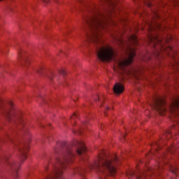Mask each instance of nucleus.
Here are the masks:
<instances>
[{"mask_svg":"<svg viewBox=\"0 0 179 179\" xmlns=\"http://www.w3.org/2000/svg\"><path fill=\"white\" fill-rule=\"evenodd\" d=\"M85 7V15L84 20V29L86 30V37L89 43L95 44L97 57L100 61H111L115 59V53L110 47L106 48L103 45L101 34L99 33L101 29H106L108 21L107 15H103L100 11L94 7Z\"/></svg>","mask_w":179,"mask_h":179,"instance_id":"f257e3e1","label":"nucleus"},{"mask_svg":"<svg viewBox=\"0 0 179 179\" xmlns=\"http://www.w3.org/2000/svg\"><path fill=\"white\" fill-rule=\"evenodd\" d=\"M3 142H6V141H9L11 143H13L14 146H15L19 152L20 162H15L12 159H9L8 157H3L1 159V162L5 163V164L13 171V176L14 178H17V171H19V169H20V166L22 163L27 159L26 155H27V152H29V144L27 143H20L19 141H15L12 139L9 135H6L4 138L1 140Z\"/></svg>","mask_w":179,"mask_h":179,"instance_id":"f03ea898","label":"nucleus"},{"mask_svg":"<svg viewBox=\"0 0 179 179\" xmlns=\"http://www.w3.org/2000/svg\"><path fill=\"white\" fill-rule=\"evenodd\" d=\"M148 44H150L153 47L155 52L154 55L155 57H161L163 52H166L169 55L170 51H173V48L171 46L164 45V43H167V40H163L162 36L159 34H155L156 29L158 30H162V25L156 24L155 27L152 24H148Z\"/></svg>","mask_w":179,"mask_h":179,"instance_id":"7ed1b4c3","label":"nucleus"},{"mask_svg":"<svg viewBox=\"0 0 179 179\" xmlns=\"http://www.w3.org/2000/svg\"><path fill=\"white\" fill-rule=\"evenodd\" d=\"M118 40L120 44L123 47L126 45V56L122 59L117 60V66L120 69L124 71L125 67L128 65H131L134 61V57L136 55V52H135V48L131 47V44L134 45H138V36L135 34H131L127 37V41H124L122 38H116Z\"/></svg>","mask_w":179,"mask_h":179,"instance_id":"20e7f679","label":"nucleus"},{"mask_svg":"<svg viewBox=\"0 0 179 179\" xmlns=\"http://www.w3.org/2000/svg\"><path fill=\"white\" fill-rule=\"evenodd\" d=\"M0 111L2 112V114L8 121L15 122L18 129H22L24 127V120L22 119V113L15 109L13 101H9L8 104H5V102L0 98Z\"/></svg>","mask_w":179,"mask_h":179,"instance_id":"39448f33","label":"nucleus"},{"mask_svg":"<svg viewBox=\"0 0 179 179\" xmlns=\"http://www.w3.org/2000/svg\"><path fill=\"white\" fill-rule=\"evenodd\" d=\"M166 160L168 162L169 158L166 157V155H163L158 162V165L152 169L148 168V171L146 172V173L137 169L136 172L134 171H129L127 173V177L129 179H143L146 178L148 176H150V174H159V173L163 170V166L167 164Z\"/></svg>","mask_w":179,"mask_h":179,"instance_id":"423d86ee","label":"nucleus"},{"mask_svg":"<svg viewBox=\"0 0 179 179\" xmlns=\"http://www.w3.org/2000/svg\"><path fill=\"white\" fill-rule=\"evenodd\" d=\"M166 102L164 99L160 96H156L153 99L152 103H150V107L153 108V110H156L159 114H163L164 111H166V108L164 105Z\"/></svg>","mask_w":179,"mask_h":179,"instance_id":"0eeeda50","label":"nucleus"},{"mask_svg":"<svg viewBox=\"0 0 179 179\" xmlns=\"http://www.w3.org/2000/svg\"><path fill=\"white\" fill-rule=\"evenodd\" d=\"M18 59L22 66H27V65L30 64L27 56L26 55L24 52L22 50L18 51Z\"/></svg>","mask_w":179,"mask_h":179,"instance_id":"6e6552de","label":"nucleus"},{"mask_svg":"<svg viewBox=\"0 0 179 179\" xmlns=\"http://www.w3.org/2000/svg\"><path fill=\"white\" fill-rule=\"evenodd\" d=\"M124 90V85L122 83H116L113 87V91L115 94H121Z\"/></svg>","mask_w":179,"mask_h":179,"instance_id":"1a4fd4ad","label":"nucleus"},{"mask_svg":"<svg viewBox=\"0 0 179 179\" xmlns=\"http://www.w3.org/2000/svg\"><path fill=\"white\" fill-rule=\"evenodd\" d=\"M86 127H87V122H84L78 130V134H80V135L83 133V131H85V128H86Z\"/></svg>","mask_w":179,"mask_h":179,"instance_id":"9d476101","label":"nucleus"},{"mask_svg":"<svg viewBox=\"0 0 179 179\" xmlns=\"http://www.w3.org/2000/svg\"><path fill=\"white\" fill-rule=\"evenodd\" d=\"M169 168L170 169L171 173H173V174H177V172L178 171V168H177V166L169 164Z\"/></svg>","mask_w":179,"mask_h":179,"instance_id":"9b49d317","label":"nucleus"},{"mask_svg":"<svg viewBox=\"0 0 179 179\" xmlns=\"http://www.w3.org/2000/svg\"><path fill=\"white\" fill-rule=\"evenodd\" d=\"M96 101H99V103H101L100 107H103V102L104 101V96H96V99H95Z\"/></svg>","mask_w":179,"mask_h":179,"instance_id":"f8f14e48","label":"nucleus"},{"mask_svg":"<svg viewBox=\"0 0 179 179\" xmlns=\"http://www.w3.org/2000/svg\"><path fill=\"white\" fill-rule=\"evenodd\" d=\"M142 61L146 62L150 59V54L148 53L147 55H144L141 57Z\"/></svg>","mask_w":179,"mask_h":179,"instance_id":"ddd939ff","label":"nucleus"},{"mask_svg":"<svg viewBox=\"0 0 179 179\" xmlns=\"http://www.w3.org/2000/svg\"><path fill=\"white\" fill-rule=\"evenodd\" d=\"M102 2H105L108 6H112V5H114V1L113 0H101Z\"/></svg>","mask_w":179,"mask_h":179,"instance_id":"4468645a","label":"nucleus"},{"mask_svg":"<svg viewBox=\"0 0 179 179\" xmlns=\"http://www.w3.org/2000/svg\"><path fill=\"white\" fill-rule=\"evenodd\" d=\"M173 68L179 72V62L175 60V62L172 64Z\"/></svg>","mask_w":179,"mask_h":179,"instance_id":"2eb2a0df","label":"nucleus"},{"mask_svg":"<svg viewBox=\"0 0 179 179\" xmlns=\"http://www.w3.org/2000/svg\"><path fill=\"white\" fill-rule=\"evenodd\" d=\"M37 73H40V75H44V68L43 67H39L36 70Z\"/></svg>","mask_w":179,"mask_h":179,"instance_id":"dca6fc26","label":"nucleus"},{"mask_svg":"<svg viewBox=\"0 0 179 179\" xmlns=\"http://www.w3.org/2000/svg\"><path fill=\"white\" fill-rule=\"evenodd\" d=\"M152 146H155V148H154L155 150H159V149H160V145L158 143L155 142L152 144Z\"/></svg>","mask_w":179,"mask_h":179,"instance_id":"f3484780","label":"nucleus"},{"mask_svg":"<svg viewBox=\"0 0 179 179\" xmlns=\"http://www.w3.org/2000/svg\"><path fill=\"white\" fill-rule=\"evenodd\" d=\"M59 73H61V75H65L66 73V72L64 69L61 70Z\"/></svg>","mask_w":179,"mask_h":179,"instance_id":"a211bd4d","label":"nucleus"},{"mask_svg":"<svg viewBox=\"0 0 179 179\" xmlns=\"http://www.w3.org/2000/svg\"><path fill=\"white\" fill-rule=\"evenodd\" d=\"M52 76H54V73H51V76H48V77L49 78V79H50V80H52Z\"/></svg>","mask_w":179,"mask_h":179,"instance_id":"6ab92c4d","label":"nucleus"},{"mask_svg":"<svg viewBox=\"0 0 179 179\" xmlns=\"http://www.w3.org/2000/svg\"><path fill=\"white\" fill-rule=\"evenodd\" d=\"M49 162L48 161L46 163V165L45 166V171H47L48 170V166H47V164H48Z\"/></svg>","mask_w":179,"mask_h":179,"instance_id":"aec40b11","label":"nucleus"},{"mask_svg":"<svg viewBox=\"0 0 179 179\" xmlns=\"http://www.w3.org/2000/svg\"><path fill=\"white\" fill-rule=\"evenodd\" d=\"M75 117H76V113H73V115L71 116V120H74Z\"/></svg>","mask_w":179,"mask_h":179,"instance_id":"412c9836","label":"nucleus"},{"mask_svg":"<svg viewBox=\"0 0 179 179\" xmlns=\"http://www.w3.org/2000/svg\"><path fill=\"white\" fill-rule=\"evenodd\" d=\"M83 1H84V0H79V2H80V3H83V5H85V3H83Z\"/></svg>","mask_w":179,"mask_h":179,"instance_id":"4be33fe9","label":"nucleus"},{"mask_svg":"<svg viewBox=\"0 0 179 179\" xmlns=\"http://www.w3.org/2000/svg\"><path fill=\"white\" fill-rule=\"evenodd\" d=\"M49 0H43V2H45V3H48Z\"/></svg>","mask_w":179,"mask_h":179,"instance_id":"5701e85b","label":"nucleus"},{"mask_svg":"<svg viewBox=\"0 0 179 179\" xmlns=\"http://www.w3.org/2000/svg\"><path fill=\"white\" fill-rule=\"evenodd\" d=\"M24 132H27V129H24Z\"/></svg>","mask_w":179,"mask_h":179,"instance_id":"b1692460","label":"nucleus"},{"mask_svg":"<svg viewBox=\"0 0 179 179\" xmlns=\"http://www.w3.org/2000/svg\"><path fill=\"white\" fill-rule=\"evenodd\" d=\"M150 155H151V156L153 155V152H150Z\"/></svg>","mask_w":179,"mask_h":179,"instance_id":"393cba45","label":"nucleus"},{"mask_svg":"<svg viewBox=\"0 0 179 179\" xmlns=\"http://www.w3.org/2000/svg\"><path fill=\"white\" fill-rule=\"evenodd\" d=\"M103 113H106V111L104 110V109L103 110Z\"/></svg>","mask_w":179,"mask_h":179,"instance_id":"a878e982","label":"nucleus"},{"mask_svg":"<svg viewBox=\"0 0 179 179\" xmlns=\"http://www.w3.org/2000/svg\"><path fill=\"white\" fill-rule=\"evenodd\" d=\"M149 6L150 7V6H151V5L150 4V5H149Z\"/></svg>","mask_w":179,"mask_h":179,"instance_id":"bb28decb","label":"nucleus"},{"mask_svg":"<svg viewBox=\"0 0 179 179\" xmlns=\"http://www.w3.org/2000/svg\"><path fill=\"white\" fill-rule=\"evenodd\" d=\"M107 110H109V108H107Z\"/></svg>","mask_w":179,"mask_h":179,"instance_id":"cd10ccee","label":"nucleus"},{"mask_svg":"<svg viewBox=\"0 0 179 179\" xmlns=\"http://www.w3.org/2000/svg\"><path fill=\"white\" fill-rule=\"evenodd\" d=\"M55 1H57V0H55Z\"/></svg>","mask_w":179,"mask_h":179,"instance_id":"c85d7f7f","label":"nucleus"},{"mask_svg":"<svg viewBox=\"0 0 179 179\" xmlns=\"http://www.w3.org/2000/svg\"><path fill=\"white\" fill-rule=\"evenodd\" d=\"M0 1H2V0H0Z\"/></svg>","mask_w":179,"mask_h":179,"instance_id":"c756f323","label":"nucleus"}]
</instances>
